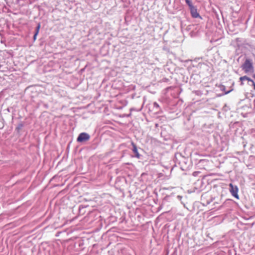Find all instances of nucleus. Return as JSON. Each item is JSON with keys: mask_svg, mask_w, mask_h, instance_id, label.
Masks as SVG:
<instances>
[{"mask_svg": "<svg viewBox=\"0 0 255 255\" xmlns=\"http://www.w3.org/2000/svg\"><path fill=\"white\" fill-rule=\"evenodd\" d=\"M242 68L245 73L252 72L254 69V67L252 60L247 59L244 63L242 65Z\"/></svg>", "mask_w": 255, "mask_h": 255, "instance_id": "1", "label": "nucleus"}, {"mask_svg": "<svg viewBox=\"0 0 255 255\" xmlns=\"http://www.w3.org/2000/svg\"><path fill=\"white\" fill-rule=\"evenodd\" d=\"M230 187V192L232 195L234 196L235 198H236L237 199H239V196L238 195V191L239 189L237 186L234 185L232 183H230L229 184Z\"/></svg>", "mask_w": 255, "mask_h": 255, "instance_id": "2", "label": "nucleus"}, {"mask_svg": "<svg viewBox=\"0 0 255 255\" xmlns=\"http://www.w3.org/2000/svg\"><path fill=\"white\" fill-rule=\"evenodd\" d=\"M189 9L190 10L191 14L193 18H202L199 13L197 12V10L196 7L194 6Z\"/></svg>", "mask_w": 255, "mask_h": 255, "instance_id": "3", "label": "nucleus"}, {"mask_svg": "<svg viewBox=\"0 0 255 255\" xmlns=\"http://www.w3.org/2000/svg\"><path fill=\"white\" fill-rule=\"evenodd\" d=\"M90 138V136L89 134L86 132L81 133V142L87 141Z\"/></svg>", "mask_w": 255, "mask_h": 255, "instance_id": "4", "label": "nucleus"}, {"mask_svg": "<svg viewBox=\"0 0 255 255\" xmlns=\"http://www.w3.org/2000/svg\"><path fill=\"white\" fill-rule=\"evenodd\" d=\"M131 145L132 146V151L135 154V156L138 158H139L140 154L138 152L136 145L133 142H131Z\"/></svg>", "mask_w": 255, "mask_h": 255, "instance_id": "5", "label": "nucleus"}, {"mask_svg": "<svg viewBox=\"0 0 255 255\" xmlns=\"http://www.w3.org/2000/svg\"><path fill=\"white\" fill-rule=\"evenodd\" d=\"M240 80L242 82V84H243V82L245 80L248 81L249 82V84L250 83H253V80L251 79L250 78H249L248 77H247L246 76H244L240 77Z\"/></svg>", "mask_w": 255, "mask_h": 255, "instance_id": "6", "label": "nucleus"}, {"mask_svg": "<svg viewBox=\"0 0 255 255\" xmlns=\"http://www.w3.org/2000/svg\"><path fill=\"white\" fill-rule=\"evenodd\" d=\"M186 3L188 5L189 8L194 7V6L192 4V0H185Z\"/></svg>", "mask_w": 255, "mask_h": 255, "instance_id": "7", "label": "nucleus"}, {"mask_svg": "<svg viewBox=\"0 0 255 255\" xmlns=\"http://www.w3.org/2000/svg\"><path fill=\"white\" fill-rule=\"evenodd\" d=\"M40 28V24L38 23V24L37 26V28H36V32H35L36 33L38 34Z\"/></svg>", "mask_w": 255, "mask_h": 255, "instance_id": "8", "label": "nucleus"}, {"mask_svg": "<svg viewBox=\"0 0 255 255\" xmlns=\"http://www.w3.org/2000/svg\"><path fill=\"white\" fill-rule=\"evenodd\" d=\"M153 107L156 108H158L159 107V105L156 102H154L153 103Z\"/></svg>", "mask_w": 255, "mask_h": 255, "instance_id": "9", "label": "nucleus"}, {"mask_svg": "<svg viewBox=\"0 0 255 255\" xmlns=\"http://www.w3.org/2000/svg\"><path fill=\"white\" fill-rule=\"evenodd\" d=\"M37 34H38L37 33H35L33 36V39H34V41L36 39Z\"/></svg>", "mask_w": 255, "mask_h": 255, "instance_id": "10", "label": "nucleus"}, {"mask_svg": "<svg viewBox=\"0 0 255 255\" xmlns=\"http://www.w3.org/2000/svg\"><path fill=\"white\" fill-rule=\"evenodd\" d=\"M249 84L253 85L254 86V89L255 90V83L254 81H253V83H250Z\"/></svg>", "mask_w": 255, "mask_h": 255, "instance_id": "11", "label": "nucleus"}, {"mask_svg": "<svg viewBox=\"0 0 255 255\" xmlns=\"http://www.w3.org/2000/svg\"><path fill=\"white\" fill-rule=\"evenodd\" d=\"M77 141H80V135H79L77 138Z\"/></svg>", "mask_w": 255, "mask_h": 255, "instance_id": "12", "label": "nucleus"}, {"mask_svg": "<svg viewBox=\"0 0 255 255\" xmlns=\"http://www.w3.org/2000/svg\"><path fill=\"white\" fill-rule=\"evenodd\" d=\"M229 92H229V91H228V92H226V94H228V93H229Z\"/></svg>", "mask_w": 255, "mask_h": 255, "instance_id": "13", "label": "nucleus"}]
</instances>
